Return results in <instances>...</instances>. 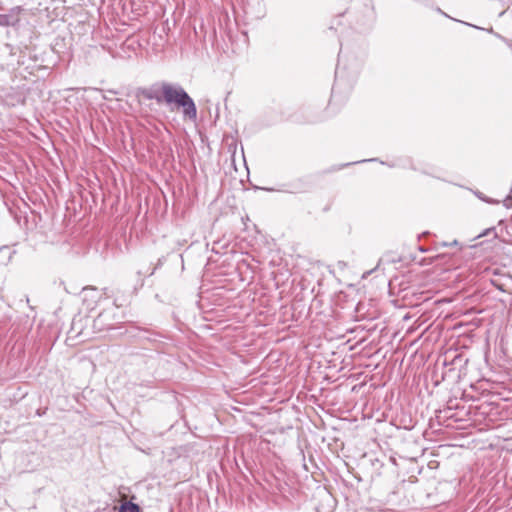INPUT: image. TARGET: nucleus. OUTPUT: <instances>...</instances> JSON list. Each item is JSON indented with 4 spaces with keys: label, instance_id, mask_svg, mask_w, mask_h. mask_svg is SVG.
Wrapping results in <instances>:
<instances>
[{
    "label": "nucleus",
    "instance_id": "nucleus-1",
    "mask_svg": "<svg viewBox=\"0 0 512 512\" xmlns=\"http://www.w3.org/2000/svg\"><path fill=\"white\" fill-rule=\"evenodd\" d=\"M163 101L167 104L175 103L183 108V115L190 120H196L197 108L193 99L181 86H174L169 83L162 85Z\"/></svg>",
    "mask_w": 512,
    "mask_h": 512
},
{
    "label": "nucleus",
    "instance_id": "nucleus-2",
    "mask_svg": "<svg viewBox=\"0 0 512 512\" xmlns=\"http://www.w3.org/2000/svg\"><path fill=\"white\" fill-rule=\"evenodd\" d=\"M106 318V312L100 313L98 317L94 320V328H97L99 330L114 328V323H105Z\"/></svg>",
    "mask_w": 512,
    "mask_h": 512
},
{
    "label": "nucleus",
    "instance_id": "nucleus-3",
    "mask_svg": "<svg viewBox=\"0 0 512 512\" xmlns=\"http://www.w3.org/2000/svg\"><path fill=\"white\" fill-rule=\"evenodd\" d=\"M143 95L146 99L156 100L157 103H161L163 101V95H159L157 91L146 90L143 92Z\"/></svg>",
    "mask_w": 512,
    "mask_h": 512
},
{
    "label": "nucleus",
    "instance_id": "nucleus-4",
    "mask_svg": "<svg viewBox=\"0 0 512 512\" xmlns=\"http://www.w3.org/2000/svg\"><path fill=\"white\" fill-rule=\"evenodd\" d=\"M119 512H139V507L132 502H125L120 506Z\"/></svg>",
    "mask_w": 512,
    "mask_h": 512
},
{
    "label": "nucleus",
    "instance_id": "nucleus-5",
    "mask_svg": "<svg viewBox=\"0 0 512 512\" xmlns=\"http://www.w3.org/2000/svg\"><path fill=\"white\" fill-rule=\"evenodd\" d=\"M503 204L506 208L512 207V188L510 194L504 199Z\"/></svg>",
    "mask_w": 512,
    "mask_h": 512
},
{
    "label": "nucleus",
    "instance_id": "nucleus-6",
    "mask_svg": "<svg viewBox=\"0 0 512 512\" xmlns=\"http://www.w3.org/2000/svg\"><path fill=\"white\" fill-rule=\"evenodd\" d=\"M11 248L7 247V246H4L0 249V255H6L8 257V259L11 258Z\"/></svg>",
    "mask_w": 512,
    "mask_h": 512
},
{
    "label": "nucleus",
    "instance_id": "nucleus-7",
    "mask_svg": "<svg viewBox=\"0 0 512 512\" xmlns=\"http://www.w3.org/2000/svg\"><path fill=\"white\" fill-rule=\"evenodd\" d=\"M477 196H478V198H480L481 200H483V201H485V202H487V203H492V204H497V203H499L498 201L491 200V199H488V198L483 197L481 193H478V194H477Z\"/></svg>",
    "mask_w": 512,
    "mask_h": 512
},
{
    "label": "nucleus",
    "instance_id": "nucleus-8",
    "mask_svg": "<svg viewBox=\"0 0 512 512\" xmlns=\"http://www.w3.org/2000/svg\"><path fill=\"white\" fill-rule=\"evenodd\" d=\"M8 16L7 15H0V25H8Z\"/></svg>",
    "mask_w": 512,
    "mask_h": 512
},
{
    "label": "nucleus",
    "instance_id": "nucleus-9",
    "mask_svg": "<svg viewBox=\"0 0 512 512\" xmlns=\"http://www.w3.org/2000/svg\"><path fill=\"white\" fill-rule=\"evenodd\" d=\"M88 292H92V293H96V289L95 288H84L83 289V293H84V300L86 301L87 299V293Z\"/></svg>",
    "mask_w": 512,
    "mask_h": 512
},
{
    "label": "nucleus",
    "instance_id": "nucleus-10",
    "mask_svg": "<svg viewBox=\"0 0 512 512\" xmlns=\"http://www.w3.org/2000/svg\"><path fill=\"white\" fill-rule=\"evenodd\" d=\"M265 190H267V191H276V190H275V189H273V188H265Z\"/></svg>",
    "mask_w": 512,
    "mask_h": 512
},
{
    "label": "nucleus",
    "instance_id": "nucleus-11",
    "mask_svg": "<svg viewBox=\"0 0 512 512\" xmlns=\"http://www.w3.org/2000/svg\"><path fill=\"white\" fill-rule=\"evenodd\" d=\"M366 160H362V161H358V163L360 162H365ZM354 164H357V161H354Z\"/></svg>",
    "mask_w": 512,
    "mask_h": 512
}]
</instances>
